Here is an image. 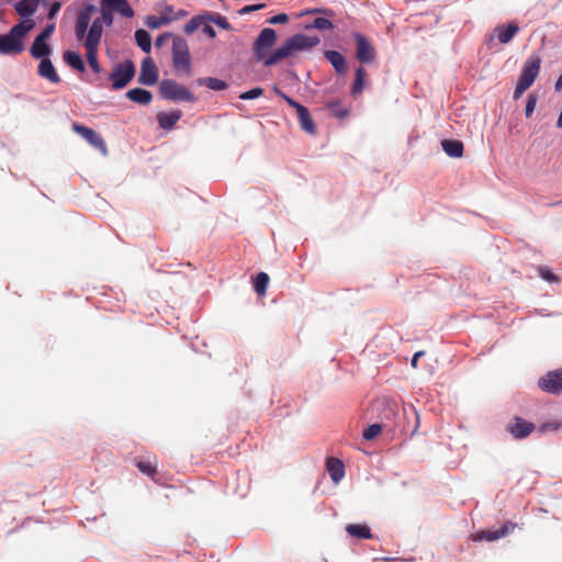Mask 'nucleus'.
<instances>
[{"label": "nucleus", "mask_w": 562, "mask_h": 562, "mask_svg": "<svg viewBox=\"0 0 562 562\" xmlns=\"http://www.w3.org/2000/svg\"><path fill=\"white\" fill-rule=\"evenodd\" d=\"M60 9V3L59 2H55L50 9H49V12H48V18L53 19L57 12L59 11Z\"/></svg>", "instance_id": "nucleus-49"}, {"label": "nucleus", "mask_w": 562, "mask_h": 562, "mask_svg": "<svg viewBox=\"0 0 562 562\" xmlns=\"http://www.w3.org/2000/svg\"><path fill=\"white\" fill-rule=\"evenodd\" d=\"M134 75L135 66L131 60L117 64L110 75L112 89L119 90L124 88L133 79Z\"/></svg>", "instance_id": "nucleus-8"}, {"label": "nucleus", "mask_w": 562, "mask_h": 562, "mask_svg": "<svg viewBox=\"0 0 562 562\" xmlns=\"http://www.w3.org/2000/svg\"><path fill=\"white\" fill-rule=\"evenodd\" d=\"M539 386L548 393L562 392V369L548 372L539 380Z\"/></svg>", "instance_id": "nucleus-12"}, {"label": "nucleus", "mask_w": 562, "mask_h": 562, "mask_svg": "<svg viewBox=\"0 0 562 562\" xmlns=\"http://www.w3.org/2000/svg\"><path fill=\"white\" fill-rule=\"evenodd\" d=\"M98 50L99 49L86 48L87 61H88L90 68L95 74H99L101 71V67H100V64L98 61Z\"/></svg>", "instance_id": "nucleus-32"}, {"label": "nucleus", "mask_w": 562, "mask_h": 562, "mask_svg": "<svg viewBox=\"0 0 562 562\" xmlns=\"http://www.w3.org/2000/svg\"><path fill=\"white\" fill-rule=\"evenodd\" d=\"M518 527L517 524L513 521H506L499 529L492 531V530H481L479 532L473 533L472 540L473 541H495L501 538H504L508 536L509 533L514 532V530Z\"/></svg>", "instance_id": "nucleus-10"}, {"label": "nucleus", "mask_w": 562, "mask_h": 562, "mask_svg": "<svg viewBox=\"0 0 562 562\" xmlns=\"http://www.w3.org/2000/svg\"><path fill=\"white\" fill-rule=\"evenodd\" d=\"M346 532L357 539H372L373 535L367 525L349 524L346 526Z\"/></svg>", "instance_id": "nucleus-22"}, {"label": "nucleus", "mask_w": 562, "mask_h": 562, "mask_svg": "<svg viewBox=\"0 0 562 562\" xmlns=\"http://www.w3.org/2000/svg\"><path fill=\"white\" fill-rule=\"evenodd\" d=\"M74 132L83 137L92 147L99 149L103 155L108 154V147L104 139L92 128L75 123Z\"/></svg>", "instance_id": "nucleus-9"}, {"label": "nucleus", "mask_w": 562, "mask_h": 562, "mask_svg": "<svg viewBox=\"0 0 562 562\" xmlns=\"http://www.w3.org/2000/svg\"><path fill=\"white\" fill-rule=\"evenodd\" d=\"M172 66L177 72L182 71L186 76H191L192 74L189 45L180 36H175L172 41Z\"/></svg>", "instance_id": "nucleus-5"}, {"label": "nucleus", "mask_w": 562, "mask_h": 562, "mask_svg": "<svg viewBox=\"0 0 562 562\" xmlns=\"http://www.w3.org/2000/svg\"><path fill=\"white\" fill-rule=\"evenodd\" d=\"M382 431V426L380 424H372L363 431V438L366 440H373L376 438Z\"/></svg>", "instance_id": "nucleus-37"}, {"label": "nucleus", "mask_w": 562, "mask_h": 562, "mask_svg": "<svg viewBox=\"0 0 562 562\" xmlns=\"http://www.w3.org/2000/svg\"><path fill=\"white\" fill-rule=\"evenodd\" d=\"M316 13H323L327 16H334V12L330 9H324V8H315L312 10H307L304 14H316Z\"/></svg>", "instance_id": "nucleus-44"}, {"label": "nucleus", "mask_w": 562, "mask_h": 562, "mask_svg": "<svg viewBox=\"0 0 562 562\" xmlns=\"http://www.w3.org/2000/svg\"><path fill=\"white\" fill-rule=\"evenodd\" d=\"M158 80V70L150 57L143 60L138 82L146 86H154Z\"/></svg>", "instance_id": "nucleus-13"}, {"label": "nucleus", "mask_w": 562, "mask_h": 562, "mask_svg": "<svg viewBox=\"0 0 562 562\" xmlns=\"http://www.w3.org/2000/svg\"><path fill=\"white\" fill-rule=\"evenodd\" d=\"M296 115L299 119V123L301 128L311 135H314L316 133V126L315 123L310 114V111L306 106H302L296 111Z\"/></svg>", "instance_id": "nucleus-17"}, {"label": "nucleus", "mask_w": 562, "mask_h": 562, "mask_svg": "<svg viewBox=\"0 0 562 562\" xmlns=\"http://www.w3.org/2000/svg\"><path fill=\"white\" fill-rule=\"evenodd\" d=\"M327 471L331 480L338 483L345 475L344 463L339 459L329 458L327 460Z\"/></svg>", "instance_id": "nucleus-23"}, {"label": "nucleus", "mask_w": 562, "mask_h": 562, "mask_svg": "<svg viewBox=\"0 0 562 562\" xmlns=\"http://www.w3.org/2000/svg\"><path fill=\"white\" fill-rule=\"evenodd\" d=\"M560 205H562V200L555 201V202L550 204V206H560Z\"/></svg>", "instance_id": "nucleus-53"}, {"label": "nucleus", "mask_w": 562, "mask_h": 562, "mask_svg": "<svg viewBox=\"0 0 562 562\" xmlns=\"http://www.w3.org/2000/svg\"><path fill=\"white\" fill-rule=\"evenodd\" d=\"M145 23L150 29H158L162 24V20L157 18L156 15H149L147 16Z\"/></svg>", "instance_id": "nucleus-41"}, {"label": "nucleus", "mask_w": 562, "mask_h": 562, "mask_svg": "<svg viewBox=\"0 0 562 562\" xmlns=\"http://www.w3.org/2000/svg\"><path fill=\"white\" fill-rule=\"evenodd\" d=\"M135 41L143 52L149 53L151 49L150 34L145 30H137L135 32Z\"/></svg>", "instance_id": "nucleus-28"}, {"label": "nucleus", "mask_w": 562, "mask_h": 562, "mask_svg": "<svg viewBox=\"0 0 562 562\" xmlns=\"http://www.w3.org/2000/svg\"><path fill=\"white\" fill-rule=\"evenodd\" d=\"M55 31V24L52 23V24H48L46 25V27L37 35V37H42V40H45L47 41L52 34L54 33Z\"/></svg>", "instance_id": "nucleus-43"}, {"label": "nucleus", "mask_w": 562, "mask_h": 562, "mask_svg": "<svg viewBox=\"0 0 562 562\" xmlns=\"http://www.w3.org/2000/svg\"><path fill=\"white\" fill-rule=\"evenodd\" d=\"M367 71L363 67H358L356 69L355 81L350 91L352 95L360 94L363 91L367 82Z\"/></svg>", "instance_id": "nucleus-26"}, {"label": "nucleus", "mask_w": 562, "mask_h": 562, "mask_svg": "<svg viewBox=\"0 0 562 562\" xmlns=\"http://www.w3.org/2000/svg\"><path fill=\"white\" fill-rule=\"evenodd\" d=\"M202 31H203L204 34H206L207 36H210L212 38L216 36L215 30L211 25H209V24H205L203 26Z\"/></svg>", "instance_id": "nucleus-48"}, {"label": "nucleus", "mask_w": 562, "mask_h": 562, "mask_svg": "<svg viewBox=\"0 0 562 562\" xmlns=\"http://www.w3.org/2000/svg\"><path fill=\"white\" fill-rule=\"evenodd\" d=\"M289 21V16L285 13L277 14L268 20L270 24H283Z\"/></svg>", "instance_id": "nucleus-42"}, {"label": "nucleus", "mask_w": 562, "mask_h": 562, "mask_svg": "<svg viewBox=\"0 0 562 562\" xmlns=\"http://www.w3.org/2000/svg\"><path fill=\"white\" fill-rule=\"evenodd\" d=\"M101 4L106 5L112 11H115L125 18L134 16V10L128 4L127 0H101Z\"/></svg>", "instance_id": "nucleus-16"}, {"label": "nucleus", "mask_w": 562, "mask_h": 562, "mask_svg": "<svg viewBox=\"0 0 562 562\" xmlns=\"http://www.w3.org/2000/svg\"><path fill=\"white\" fill-rule=\"evenodd\" d=\"M159 92L162 99L171 101H195L193 93L184 86L172 79H164L159 85Z\"/></svg>", "instance_id": "nucleus-6"}, {"label": "nucleus", "mask_w": 562, "mask_h": 562, "mask_svg": "<svg viewBox=\"0 0 562 562\" xmlns=\"http://www.w3.org/2000/svg\"><path fill=\"white\" fill-rule=\"evenodd\" d=\"M443 151L453 158H459L463 155V144L458 139H445L441 142Z\"/></svg>", "instance_id": "nucleus-24"}, {"label": "nucleus", "mask_w": 562, "mask_h": 562, "mask_svg": "<svg viewBox=\"0 0 562 562\" xmlns=\"http://www.w3.org/2000/svg\"><path fill=\"white\" fill-rule=\"evenodd\" d=\"M555 90L557 91H561L562 90V74L560 75V77L558 78V80L555 82Z\"/></svg>", "instance_id": "nucleus-51"}, {"label": "nucleus", "mask_w": 562, "mask_h": 562, "mask_svg": "<svg viewBox=\"0 0 562 562\" xmlns=\"http://www.w3.org/2000/svg\"><path fill=\"white\" fill-rule=\"evenodd\" d=\"M356 57L362 64L372 63L375 59V49L360 33H355Z\"/></svg>", "instance_id": "nucleus-11"}, {"label": "nucleus", "mask_w": 562, "mask_h": 562, "mask_svg": "<svg viewBox=\"0 0 562 562\" xmlns=\"http://www.w3.org/2000/svg\"><path fill=\"white\" fill-rule=\"evenodd\" d=\"M277 33L273 29H263L254 43V53L257 59L263 60L266 67L273 66L284 58L294 55L297 52L308 50L319 44L317 36H307L305 34H295L288 38L272 54L268 55L271 47L276 44Z\"/></svg>", "instance_id": "nucleus-1"}, {"label": "nucleus", "mask_w": 562, "mask_h": 562, "mask_svg": "<svg viewBox=\"0 0 562 562\" xmlns=\"http://www.w3.org/2000/svg\"><path fill=\"white\" fill-rule=\"evenodd\" d=\"M101 16L97 18L94 21H99L100 25L111 26L113 24V11L109 9L106 5L101 4Z\"/></svg>", "instance_id": "nucleus-33"}, {"label": "nucleus", "mask_w": 562, "mask_h": 562, "mask_svg": "<svg viewBox=\"0 0 562 562\" xmlns=\"http://www.w3.org/2000/svg\"><path fill=\"white\" fill-rule=\"evenodd\" d=\"M37 72L42 78H45L52 83H59L60 77L58 76L52 60L49 58L41 59Z\"/></svg>", "instance_id": "nucleus-15"}, {"label": "nucleus", "mask_w": 562, "mask_h": 562, "mask_svg": "<svg viewBox=\"0 0 562 562\" xmlns=\"http://www.w3.org/2000/svg\"><path fill=\"white\" fill-rule=\"evenodd\" d=\"M126 97L138 104H149L153 100V94L150 91L142 89V88H134L126 92Z\"/></svg>", "instance_id": "nucleus-21"}, {"label": "nucleus", "mask_w": 562, "mask_h": 562, "mask_svg": "<svg viewBox=\"0 0 562 562\" xmlns=\"http://www.w3.org/2000/svg\"><path fill=\"white\" fill-rule=\"evenodd\" d=\"M205 21V15L193 16L186 25L184 32L192 34L195 32Z\"/></svg>", "instance_id": "nucleus-35"}, {"label": "nucleus", "mask_w": 562, "mask_h": 562, "mask_svg": "<svg viewBox=\"0 0 562 562\" xmlns=\"http://www.w3.org/2000/svg\"><path fill=\"white\" fill-rule=\"evenodd\" d=\"M538 97L533 93L528 95L527 103H526V110L525 114L527 117H530L535 111V108L537 105Z\"/></svg>", "instance_id": "nucleus-39"}, {"label": "nucleus", "mask_w": 562, "mask_h": 562, "mask_svg": "<svg viewBox=\"0 0 562 562\" xmlns=\"http://www.w3.org/2000/svg\"><path fill=\"white\" fill-rule=\"evenodd\" d=\"M198 83L200 86H206L209 89L215 90V91H222L227 88V83L224 80L213 78V77L200 78L198 80Z\"/></svg>", "instance_id": "nucleus-29"}, {"label": "nucleus", "mask_w": 562, "mask_h": 562, "mask_svg": "<svg viewBox=\"0 0 562 562\" xmlns=\"http://www.w3.org/2000/svg\"><path fill=\"white\" fill-rule=\"evenodd\" d=\"M424 355V351H417L415 352V355L413 356V359H412V367L413 368H417V363H418V358L422 357Z\"/></svg>", "instance_id": "nucleus-50"}, {"label": "nucleus", "mask_w": 562, "mask_h": 562, "mask_svg": "<svg viewBox=\"0 0 562 562\" xmlns=\"http://www.w3.org/2000/svg\"><path fill=\"white\" fill-rule=\"evenodd\" d=\"M519 30L516 22L496 25L492 33L486 34L485 44L490 49L494 47L495 40L501 44H508L518 34Z\"/></svg>", "instance_id": "nucleus-7"}, {"label": "nucleus", "mask_w": 562, "mask_h": 562, "mask_svg": "<svg viewBox=\"0 0 562 562\" xmlns=\"http://www.w3.org/2000/svg\"><path fill=\"white\" fill-rule=\"evenodd\" d=\"M35 26L32 19H24L15 24L7 34H0V54L15 56L21 54L24 48V38L26 34Z\"/></svg>", "instance_id": "nucleus-3"}, {"label": "nucleus", "mask_w": 562, "mask_h": 562, "mask_svg": "<svg viewBox=\"0 0 562 562\" xmlns=\"http://www.w3.org/2000/svg\"><path fill=\"white\" fill-rule=\"evenodd\" d=\"M9 2H10V0H0V19L2 18V8H3V5H5Z\"/></svg>", "instance_id": "nucleus-52"}, {"label": "nucleus", "mask_w": 562, "mask_h": 562, "mask_svg": "<svg viewBox=\"0 0 562 562\" xmlns=\"http://www.w3.org/2000/svg\"><path fill=\"white\" fill-rule=\"evenodd\" d=\"M539 274L542 279L549 281V282H557L558 281V277L552 272L550 271L549 269L547 268H540L539 269Z\"/></svg>", "instance_id": "nucleus-40"}, {"label": "nucleus", "mask_w": 562, "mask_h": 562, "mask_svg": "<svg viewBox=\"0 0 562 562\" xmlns=\"http://www.w3.org/2000/svg\"><path fill=\"white\" fill-rule=\"evenodd\" d=\"M30 54L36 59H44L52 54V47L47 44V41L36 36L30 48Z\"/></svg>", "instance_id": "nucleus-18"}, {"label": "nucleus", "mask_w": 562, "mask_h": 562, "mask_svg": "<svg viewBox=\"0 0 562 562\" xmlns=\"http://www.w3.org/2000/svg\"><path fill=\"white\" fill-rule=\"evenodd\" d=\"M281 95L290 106L295 109V111H299V109L303 106V104L296 102L295 100L288 97L286 94L282 93Z\"/></svg>", "instance_id": "nucleus-46"}, {"label": "nucleus", "mask_w": 562, "mask_h": 562, "mask_svg": "<svg viewBox=\"0 0 562 562\" xmlns=\"http://www.w3.org/2000/svg\"><path fill=\"white\" fill-rule=\"evenodd\" d=\"M541 58L539 55L532 54L522 65L520 76L514 90V99H519L522 93L529 89L539 75Z\"/></svg>", "instance_id": "nucleus-4"}, {"label": "nucleus", "mask_w": 562, "mask_h": 562, "mask_svg": "<svg viewBox=\"0 0 562 562\" xmlns=\"http://www.w3.org/2000/svg\"><path fill=\"white\" fill-rule=\"evenodd\" d=\"M95 11L97 8L93 4H87L80 10L76 20L75 35L78 41H83L85 48L99 49L103 33L100 22L93 21L88 31L89 23Z\"/></svg>", "instance_id": "nucleus-2"}, {"label": "nucleus", "mask_w": 562, "mask_h": 562, "mask_svg": "<svg viewBox=\"0 0 562 562\" xmlns=\"http://www.w3.org/2000/svg\"><path fill=\"white\" fill-rule=\"evenodd\" d=\"M310 27H313V29H316V30H322V31H325V30H331L334 29V24L330 20L328 19H325V18H316L311 25H307L306 29H310Z\"/></svg>", "instance_id": "nucleus-36"}, {"label": "nucleus", "mask_w": 562, "mask_h": 562, "mask_svg": "<svg viewBox=\"0 0 562 562\" xmlns=\"http://www.w3.org/2000/svg\"><path fill=\"white\" fill-rule=\"evenodd\" d=\"M182 112L173 110L171 112H161L157 115L158 124L164 130H171L176 123L181 119Z\"/></svg>", "instance_id": "nucleus-19"}, {"label": "nucleus", "mask_w": 562, "mask_h": 562, "mask_svg": "<svg viewBox=\"0 0 562 562\" xmlns=\"http://www.w3.org/2000/svg\"><path fill=\"white\" fill-rule=\"evenodd\" d=\"M265 8V4L263 3H259V4H251V5H245L244 8H241L239 10V13L240 14H246V13H249V12H252V11H256V10H260Z\"/></svg>", "instance_id": "nucleus-45"}, {"label": "nucleus", "mask_w": 562, "mask_h": 562, "mask_svg": "<svg viewBox=\"0 0 562 562\" xmlns=\"http://www.w3.org/2000/svg\"><path fill=\"white\" fill-rule=\"evenodd\" d=\"M64 61L77 71L83 72L86 70L85 63L79 53L66 50L63 55Z\"/></svg>", "instance_id": "nucleus-25"}, {"label": "nucleus", "mask_w": 562, "mask_h": 562, "mask_svg": "<svg viewBox=\"0 0 562 562\" xmlns=\"http://www.w3.org/2000/svg\"><path fill=\"white\" fill-rule=\"evenodd\" d=\"M548 428H551V425H547V424H546V425H542V426L540 427V430H541V431H546Z\"/></svg>", "instance_id": "nucleus-54"}, {"label": "nucleus", "mask_w": 562, "mask_h": 562, "mask_svg": "<svg viewBox=\"0 0 562 562\" xmlns=\"http://www.w3.org/2000/svg\"><path fill=\"white\" fill-rule=\"evenodd\" d=\"M269 283V276L266 272H259L254 280V289L258 295H265Z\"/></svg>", "instance_id": "nucleus-30"}, {"label": "nucleus", "mask_w": 562, "mask_h": 562, "mask_svg": "<svg viewBox=\"0 0 562 562\" xmlns=\"http://www.w3.org/2000/svg\"><path fill=\"white\" fill-rule=\"evenodd\" d=\"M170 37H172V38H173L175 36H173L172 34H170V33H164V34L159 35V36L156 38L155 45H156L157 47H160V46H162V44L165 43V41H166L167 38H170Z\"/></svg>", "instance_id": "nucleus-47"}, {"label": "nucleus", "mask_w": 562, "mask_h": 562, "mask_svg": "<svg viewBox=\"0 0 562 562\" xmlns=\"http://www.w3.org/2000/svg\"><path fill=\"white\" fill-rule=\"evenodd\" d=\"M324 55L338 74L347 71V63L342 54L337 50H326Z\"/></svg>", "instance_id": "nucleus-20"}, {"label": "nucleus", "mask_w": 562, "mask_h": 562, "mask_svg": "<svg viewBox=\"0 0 562 562\" xmlns=\"http://www.w3.org/2000/svg\"><path fill=\"white\" fill-rule=\"evenodd\" d=\"M327 109L333 116L338 119H345L349 115V109L345 106L340 100L329 101Z\"/></svg>", "instance_id": "nucleus-27"}, {"label": "nucleus", "mask_w": 562, "mask_h": 562, "mask_svg": "<svg viewBox=\"0 0 562 562\" xmlns=\"http://www.w3.org/2000/svg\"><path fill=\"white\" fill-rule=\"evenodd\" d=\"M263 94V89L260 87H256L254 89H250L248 91L243 92L239 95V99L241 100H252L261 97Z\"/></svg>", "instance_id": "nucleus-38"}, {"label": "nucleus", "mask_w": 562, "mask_h": 562, "mask_svg": "<svg viewBox=\"0 0 562 562\" xmlns=\"http://www.w3.org/2000/svg\"><path fill=\"white\" fill-rule=\"evenodd\" d=\"M535 429V425L521 417H515L514 422L507 426V430L516 439H522L529 436Z\"/></svg>", "instance_id": "nucleus-14"}, {"label": "nucleus", "mask_w": 562, "mask_h": 562, "mask_svg": "<svg viewBox=\"0 0 562 562\" xmlns=\"http://www.w3.org/2000/svg\"><path fill=\"white\" fill-rule=\"evenodd\" d=\"M205 21H211L223 30H227V31L232 30L231 23L227 21V19L225 16H223L221 14H216V15L207 14V15H205Z\"/></svg>", "instance_id": "nucleus-34"}, {"label": "nucleus", "mask_w": 562, "mask_h": 562, "mask_svg": "<svg viewBox=\"0 0 562 562\" xmlns=\"http://www.w3.org/2000/svg\"><path fill=\"white\" fill-rule=\"evenodd\" d=\"M136 467L137 469L145 475L151 477L153 480H155V476L157 474V465L156 463H153L150 461H143V460H139V461H136Z\"/></svg>", "instance_id": "nucleus-31"}]
</instances>
